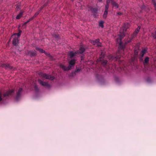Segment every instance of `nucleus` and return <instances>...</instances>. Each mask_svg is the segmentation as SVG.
Masks as SVG:
<instances>
[{"label": "nucleus", "mask_w": 156, "mask_h": 156, "mask_svg": "<svg viewBox=\"0 0 156 156\" xmlns=\"http://www.w3.org/2000/svg\"><path fill=\"white\" fill-rule=\"evenodd\" d=\"M129 24L128 23H125L124 24L123 27L121 29L119 34H118L119 38L116 39L117 42L119 44V50L117 52L115 55H109L108 56V58L110 60H113L115 59L117 60L120 59L121 56H123L122 53L124 52V50L125 48V45L127 43H129L133 40L134 35H136V29L134 31V34L131 38H130L127 40H126L124 44L122 42V39L125 36V33L129 27Z\"/></svg>", "instance_id": "1"}, {"label": "nucleus", "mask_w": 156, "mask_h": 156, "mask_svg": "<svg viewBox=\"0 0 156 156\" xmlns=\"http://www.w3.org/2000/svg\"><path fill=\"white\" fill-rule=\"evenodd\" d=\"M39 76L42 78H44L47 79H49L51 80H53L55 79V77L53 76H50L46 74L45 73H39Z\"/></svg>", "instance_id": "2"}, {"label": "nucleus", "mask_w": 156, "mask_h": 156, "mask_svg": "<svg viewBox=\"0 0 156 156\" xmlns=\"http://www.w3.org/2000/svg\"><path fill=\"white\" fill-rule=\"evenodd\" d=\"M79 54L78 51H69L68 53V56L70 58H72L77 55Z\"/></svg>", "instance_id": "3"}, {"label": "nucleus", "mask_w": 156, "mask_h": 156, "mask_svg": "<svg viewBox=\"0 0 156 156\" xmlns=\"http://www.w3.org/2000/svg\"><path fill=\"white\" fill-rule=\"evenodd\" d=\"M23 92V88H20L17 92L15 99L17 101H18L21 98Z\"/></svg>", "instance_id": "4"}, {"label": "nucleus", "mask_w": 156, "mask_h": 156, "mask_svg": "<svg viewBox=\"0 0 156 156\" xmlns=\"http://www.w3.org/2000/svg\"><path fill=\"white\" fill-rule=\"evenodd\" d=\"M136 57L135 56L134 57H132L131 60L130 61L129 65H130L133 69H136V66L135 63Z\"/></svg>", "instance_id": "5"}, {"label": "nucleus", "mask_w": 156, "mask_h": 156, "mask_svg": "<svg viewBox=\"0 0 156 156\" xmlns=\"http://www.w3.org/2000/svg\"><path fill=\"white\" fill-rule=\"evenodd\" d=\"M147 51V48H144L143 49L140 53V60L141 62L143 61V57L144 55V54L146 53Z\"/></svg>", "instance_id": "6"}, {"label": "nucleus", "mask_w": 156, "mask_h": 156, "mask_svg": "<svg viewBox=\"0 0 156 156\" xmlns=\"http://www.w3.org/2000/svg\"><path fill=\"white\" fill-rule=\"evenodd\" d=\"M99 39H96L95 41H92L91 43L97 46L101 47V44L99 42Z\"/></svg>", "instance_id": "7"}, {"label": "nucleus", "mask_w": 156, "mask_h": 156, "mask_svg": "<svg viewBox=\"0 0 156 156\" xmlns=\"http://www.w3.org/2000/svg\"><path fill=\"white\" fill-rule=\"evenodd\" d=\"M76 60L75 59H72L69 62V69H71L75 65Z\"/></svg>", "instance_id": "8"}, {"label": "nucleus", "mask_w": 156, "mask_h": 156, "mask_svg": "<svg viewBox=\"0 0 156 156\" xmlns=\"http://www.w3.org/2000/svg\"><path fill=\"white\" fill-rule=\"evenodd\" d=\"M38 82L41 85L43 86L48 87H50V85L48 83L44 82L40 79L38 80Z\"/></svg>", "instance_id": "9"}, {"label": "nucleus", "mask_w": 156, "mask_h": 156, "mask_svg": "<svg viewBox=\"0 0 156 156\" xmlns=\"http://www.w3.org/2000/svg\"><path fill=\"white\" fill-rule=\"evenodd\" d=\"M86 50L85 47L83 45H81L79 49V54H82Z\"/></svg>", "instance_id": "10"}, {"label": "nucleus", "mask_w": 156, "mask_h": 156, "mask_svg": "<svg viewBox=\"0 0 156 156\" xmlns=\"http://www.w3.org/2000/svg\"><path fill=\"white\" fill-rule=\"evenodd\" d=\"M28 54L31 57L35 56L37 55L36 51L33 50L29 51H28Z\"/></svg>", "instance_id": "11"}, {"label": "nucleus", "mask_w": 156, "mask_h": 156, "mask_svg": "<svg viewBox=\"0 0 156 156\" xmlns=\"http://www.w3.org/2000/svg\"><path fill=\"white\" fill-rule=\"evenodd\" d=\"M14 92V90H9L5 93L3 94V96L4 97L9 96V95H11Z\"/></svg>", "instance_id": "12"}, {"label": "nucleus", "mask_w": 156, "mask_h": 156, "mask_svg": "<svg viewBox=\"0 0 156 156\" xmlns=\"http://www.w3.org/2000/svg\"><path fill=\"white\" fill-rule=\"evenodd\" d=\"M1 66L3 68H5L6 69H13V67L11 66L9 64H2Z\"/></svg>", "instance_id": "13"}, {"label": "nucleus", "mask_w": 156, "mask_h": 156, "mask_svg": "<svg viewBox=\"0 0 156 156\" xmlns=\"http://www.w3.org/2000/svg\"><path fill=\"white\" fill-rule=\"evenodd\" d=\"M98 60L101 62V64L103 66H105L106 65L107 61V60L104 59L102 57L100 58L99 59H98Z\"/></svg>", "instance_id": "14"}, {"label": "nucleus", "mask_w": 156, "mask_h": 156, "mask_svg": "<svg viewBox=\"0 0 156 156\" xmlns=\"http://www.w3.org/2000/svg\"><path fill=\"white\" fill-rule=\"evenodd\" d=\"M12 44L14 46H16L17 45L18 42V38L17 37H15L13 38L12 41Z\"/></svg>", "instance_id": "15"}, {"label": "nucleus", "mask_w": 156, "mask_h": 156, "mask_svg": "<svg viewBox=\"0 0 156 156\" xmlns=\"http://www.w3.org/2000/svg\"><path fill=\"white\" fill-rule=\"evenodd\" d=\"M81 70V69H76L75 71L72 72V73L70 74V76H74L76 75V73L80 72Z\"/></svg>", "instance_id": "16"}, {"label": "nucleus", "mask_w": 156, "mask_h": 156, "mask_svg": "<svg viewBox=\"0 0 156 156\" xmlns=\"http://www.w3.org/2000/svg\"><path fill=\"white\" fill-rule=\"evenodd\" d=\"M24 12L23 11L21 10L20 11L19 13L17 16L16 18L17 19H20L22 16Z\"/></svg>", "instance_id": "17"}, {"label": "nucleus", "mask_w": 156, "mask_h": 156, "mask_svg": "<svg viewBox=\"0 0 156 156\" xmlns=\"http://www.w3.org/2000/svg\"><path fill=\"white\" fill-rule=\"evenodd\" d=\"M60 66L64 71L69 70L70 69H69V66L66 67L63 65H60Z\"/></svg>", "instance_id": "18"}, {"label": "nucleus", "mask_w": 156, "mask_h": 156, "mask_svg": "<svg viewBox=\"0 0 156 156\" xmlns=\"http://www.w3.org/2000/svg\"><path fill=\"white\" fill-rule=\"evenodd\" d=\"M111 4L113 7H115L116 8H118L119 7V5L114 1H112Z\"/></svg>", "instance_id": "19"}, {"label": "nucleus", "mask_w": 156, "mask_h": 156, "mask_svg": "<svg viewBox=\"0 0 156 156\" xmlns=\"http://www.w3.org/2000/svg\"><path fill=\"white\" fill-rule=\"evenodd\" d=\"M108 11H106V10H104V14L103 15V18H104V19H106L107 18L108 14Z\"/></svg>", "instance_id": "20"}, {"label": "nucleus", "mask_w": 156, "mask_h": 156, "mask_svg": "<svg viewBox=\"0 0 156 156\" xmlns=\"http://www.w3.org/2000/svg\"><path fill=\"white\" fill-rule=\"evenodd\" d=\"M149 58L148 57H147L145 58L144 62H143L144 64L145 65V64H147L149 61Z\"/></svg>", "instance_id": "21"}, {"label": "nucleus", "mask_w": 156, "mask_h": 156, "mask_svg": "<svg viewBox=\"0 0 156 156\" xmlns=\"http://www.w3.org/2000/svg\"><path fill=\"white\" fill-rule=\"evenodd\" d=\"M91 11L92 12L94 13H97L98 12V9L96 8H91Z\"/></svg>", "instance_id": "22"}, {"label": "nucleus", "mask_w": 156, "mask_h": 156, "mask_svg": "<svg viewBox=\"0 0 156 156\" xmlns=\"http://www.w3.org/2000/svg\"><path fill=\"white\" fill-rule=\"evenodd\" d=\"M36 49L38 51H39L41 53H44L45 51L43 50V49L39 48L38 47H36Z\"/></svg>", "instance_id": "23"}, {"label": "nucleus", "mask_w": 156, "mask_h": 156, "mask_svg": "<svg viewBox=\"0 0 156 156\" xmlns=\"http://www.w3.org/2000/svg\"><path fill=\"white\" fill-rule=\"evenodd\" d=\"M34 90L36 92H38L39 91V89L37 86L35 85L34 87Z\"/></svg>", "instance_id": "24"}, {"label": "nucleus", "mask_w": 156, "mask_h": 156, "mask_svg": "<svg viewBox=\"0 0 156 156\" xmlns=\"http://www.w3.org/2000/svg\"><path fill=\"white\" fill-rule=\"evenodd\" d=\"M22 32V31L21 30H19L18 33H15L14 34V35H16L18 37H19L20 36Z\"/></svg>", "instance_id": "25"}, {"label": "nucleus", "mask_w": 156, "mask_h": 156, "mask_svg": "<svg viewBox=\"0 0 156 156\" xmlns=\"http://www.w3.org/2000/svg\"><path fill=\"white\" fill-rule=\"evenodd\" d=\"M152 4L154 5V6L155 8V10L156 11V3L155 0H152Z\"/></svg>", "instance_id": "26"}, {"label": "nucleus", "mask_w": 156, "mask_h": 156, "mask_svg": "<svg viewBox=\"0 0 156 156\" xmlns=\"http://www.w3.org/2000/svg\"><path fill=\"white\" fill-rule=\"evenodd\" d=\"M103 23L104 22L102 21H100L99 23V26L101 27L102 28H103L104 27Z\"/></svg>", "instance_id": "27"}, {"label": "nucleus", "mask_w": 156, "mask_h": 156, "mask_svg": "<svg viewBox=\"0 0 156 156\" xmlns=\"http://www.w3.org/2000/svg\"><path fill=\"white\" fill-rule=\"evenodd\" d=\"M109 5L106 4L105 6V10L108 11V9L109 8Z\"/></svg>", "instance_id": "28"}, {"label": "nucleus", "mask_w": 156, "mask_h": 156, "mask_svg": "<svg viewBox=\"0 0 156 156\" xmlns=\"http://www.w3.org/2000/svg\"><path fill=\"white\" fill-rule=\"evenodd\" d=\"M54 37H55L57 40H58L59 39V36L58 34H55L54 35Z\"/></svg>", "instance_id": "29"}, {"label": "nucleus", "mask_w": 156, "mask_h": 156, "mask_svg": "<svg viewBox=\"0 0 156 156\" xmlns=\"http://www.w3.org/2000/svg\"><path fill=\"white\" fill-rule=\"evenodd\" d=\"M113 1V0H107L106 1V4L109 5L110 3L112 2V1Z\"/></svg>", "instance_id": "30"}, {"label": "nucleus", "mask_w": 156, "mask_h": 156, "mask_svg": "<svg viewBox=\"0 0 156 156\" xmlns=\"http://www.w3.org/2000/svg\"><path fill=\"white\" fill-rule=\"evenodd\" d=\"M40 13V11H38L35 13L34 14V17H36L38 14Z\"/></svg>", "instance_id": "31"}, {"label": "nucleus", "mask_w": 156, "mask_h": 156, "mask_svg": "<svg viewBox=\"0 0 156 156\" xmlns=\"http://www.w3.org/2000/svg\"><path fill=\"white\" fill-rule=\"evenodd\" d=\"M46 6V4H44V5L42 7H41L40 9L38 11H40V12Z\"/></svg>", "instance_id": "32"}, {"label": "nucleus", "mask_w": 156, "mask_h": 156, "mask_svg": "<svg viewBox=\"0 0 156 156\" xmlns=\"http://www.w3.org/2000/svg\"><path fill=\"white\" fill-rule=\"evenodd\" d=\"M2 93L0 91V102L2 100Z\"/></svg>", "instance_id": "33"}, {"label": "nucleus", "mask_w": 156, "mask_h": 156, "mask_svg": "<svg viewBox=\"0 0 156 156\" xmlns=\"http://www.w3.org/2000/svg\"><path fill=\"white\" fill-rule=\"evenodd\" d=\"M145 8V6H144V5L142 7V8H141L142 11H141V12H143L144 11Z\"/></svg>", "instance_id": "34"}, {"label": "nucleus", "mask_w": 156, "mask_h": 156, "mask_svg": "<svg viewBox=\"0 0 156 156\" xmlns=\"http://www.w3.org/2000/svg\"><path fill=\"white\" fill-rule=\"evenodd\" d=\"M140 28V26H138V27H137V34L138 33V32L139 31Z\"/></svg>", "instance_id": "35"}, {"label": "nucleus", "mask_w": 156, "mask_h": 156, "mask_svg": "<svg viewBox=\"0 0 156 156\" xmlns=\"http://www.w3.org/2000/svg\"><path fill=\"white\" fill-rule=\"evenodd\" d=\"M30 21L29 20H27V22H25L24 24H23V25H26V24H27Z\"/></svg>", "instance_id": "36"}, {"label": "nucleus", "mask_w": 156, "mask_h": 156, "mask_svg": "<svg viewBox=\"0 0 156 156\" xmlns=\"http://www.w3.org/2000/svg\"><path fill=\"white\" fill-rule=\"evenodd\" d=\"M35 17L33 16L32 17L30 18L28 20L29 21H30L32 20Z\"/></svg>", "instance_id": "37"}, {"label": "nucleus", "mask_w": 156, "mask_h": 156, "mask_svg": "<svg viewBox=\"0 0 156 156\" xmlns=\"http://www.w3.org/2000/svg\"><path fill=\"white\" fill-rule=\"evenodd\" d=\"M122 14V13L121 12H118L117 13V15H118V16H120Z\"/></svg>", "instance_id": "38"}, {"label": "nucleus", "mask_w": 156, "mask_h": 156, "mask_svg": "<svg viewBox=\"0 0 156 156\" xmlns=\"http://www.w3.org/2000/svg\"><path fill=\"white\" fill-rule=\"evenodd\" d=\"M154 37L155 39H156V34L154 36Z\"/></svg>", "instance_id": "39"}, {"label": "nucleus", "mask_w": 156, "mask_h": 156, "mask_svg": "<svg viewBox=\"0 0 156 156\" xmlns=\"http://www.w3.org/2000/svg\"><path fill=\"white\" fill-rule=\"evenodd\" d=\"M16 8L17 9L19 8V6L18 5H17L16 7Z\"/></svg>", "instance_id": "40"}, {"label": "nucleus", "mask_w": 156, "mask_h": 156, "mask_svg": "<svg viewBox=\"0 0 156 156\" xmlns=\"http://www.w3.org/2000/svg\"><path fill=\"white\" fill-rule=\"evenodd\" d=\"M98 0L100 2H101L102 0Z\"/></svg>", "instance_id": "41"}, {"label": "nucleus", "mask_w": 156, "mask_h": 156, "mask_svg": "<svg viewBox=\"0 0 156 156\" xmlns=\"http://www.w3.org/2000/svg\"><path fill=\"white\" fill-rule=\"evenodd\" d=\"M136 50H135V53H136Z\"/></svg>", "instance_id": "42"}, {"label": "nucleus", "mask_w": 156, "mask_h": 156, "mask_svg": "<svg viewBox=\"0 0 156 156\" xmlns=\"http://www.w3.org/2000/svg\"><path fill=\"white\" fill-rule=\"evenodd\" d=\"M15 68H14V69H13V70H15Z\"/></svg>", "instance_id": "43"}]
</instances>
